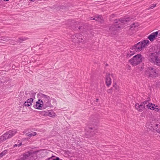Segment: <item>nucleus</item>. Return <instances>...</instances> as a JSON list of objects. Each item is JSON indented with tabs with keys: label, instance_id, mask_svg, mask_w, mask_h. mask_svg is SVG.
<instances>
[{
	"label": "nucleus",
	"instance_id": "f257e3e1",
	"mask_svg": "<svg viewBox=\"0 0 160 160\" xmlns=\"http://www.w3.org/2000/svg\"><path fill=\"white\" fill-rule=\"evenodd\" d=\"M132 18H128L124 19H116L114 20L115 24L114 25H111L109 29V32L113 34H115L118 30L121 27L122 24H124L126 22L131 20Z\"/></svg>",
	"mask_w": 160,
	"mask_h": 160
},
{
	"label": "nucleus",
	"instance_id": "f03ea898",
	"mask_svg": "<svg viewBox=\"0 0 160 160\" xmlns=\"http://www.w3.org/2000/svg\"><path fill=\"white\" fill-rule=\"evenodd\" d=\"M148 59L150 62L160 66V52L151 53L148 57Z\"/></svg>",
	"mask_w": 160,
	"mask_h": 160
},
{
	"label": "nucleus",
	"instance_id": "7ed1b4c3",
	"mask_svg": "<svg viewBox=\"0 0 160 160\" xmlns=\"http://www.w3.org/2000/svg\"><path fill=\"white\" fill-rule=\"evenodd\" d=\"M38 151H29L24 153L21 156V159L23 160H34L37 159Z\"/></svg>",
	"mask_w": 160,
	"mask_h": 160
},
{
	"label": "nucleus",
	"instance_id": "20e7f679",
	"mask_svg": "<svg viewBox=\"0 0 160 160\" xmlns=\"http://www.w3.org/2000/svg\"><path fill=\"white\" fill-rule=\"evenodd\" d=\"M17 130L13 129L9 130L0 137V142H2L6 140L11 138L17 133Z\"/></svg>",
	"mask_w": 160,
	"mask_h": 160
},
{
	"label": "nucleus",
	"instance_id": "39448f33",
	"mask_svg": "<svg viewBox=\"0 0 160 160\" xmlns=\"http://www.w3.org/2000/svg\"><path fill=\"white\" fill-rule=\"evenodd\" d=\"M149 42V40H144L134 45L132 47V49L136 52H140L147 46Z\"/></svg>",
	"mask_w": 160,
	"mask_h": 160
},
{
	"label": "nucleus",
	"instance_id": "423d86ee",
	"mask_svg": "<svg viewBox=\"0 0 160 160\" xmlns=\"http://www.w3.org/2000/svg\"><path fill=\"white\" fill-rule=\"evenodd\" d=\"M158 125V124L156 122L155 120H153L150 119L147 123L146 127L151 130H156V131L158 133L157 134L160 137V129L157 130Z\"/></svg>",
	"mask_w": 160,
	"mask_h": 160
},
{
	"label": "nucleus",
	"instance_id": "0eeeda50",
	"mask_svg": "<svg viewBox=\"0 0 160 160\" xmlns=\"http://www.w3.org/2000/svg\"><path fill=\"white\" fill-rule=\"evenodd\" d=\"M158 71L154 67H149L146 70L145 74L148 78L155 77L158 74Z\"/></svg>",
	"mask_w": 160,
	"mask_h": 160
},
{
	"label": "nucleus",
	"instance_id": "6e6552de",
	"mask_svg": "<svg viewBox=\"0 0 160 160\" xmlns=\"http://www.w3.org/2000/svg\"><path fill=\"white\" fill-rule=\"evenodd\" d=\"M38 101L43 103L45 108L50 107L52 105L51 103V98L48 95L42 94L41 96V99H39Z\"/></svg>",
	"mask_w": 160,
	"mask_h": 160
},
{
	"label": "nucleus",
	"instance_id": "1a4fd4ad",
	"mask_svg": "<svg viewBox=\"0 0 160 160\" xmlns=\"http://www.w3.org/2000/svg\"><path fill=\"white\" fill-rule=\"evenodd\" d=\"M72 41L75 42L80 43L84 41V37L80 33H75L71 37Z\"/></svg>",
	"mask_w": 160,
	"mask_h": 160
},
{
	"label": "nucleus",
	"instance_id": "9d476101",
	"mask_svg": "<svg viewBox=\"0 0 160 160\" xmlns=\"http://www.w3.org/2000/svg\"><path fill=\"white\" fill-rule=\"evenodd\" d=\"M142 59L141 55L138 54L130 59L129 61L132 65L136 66L142 62Z\"/></svg>",
	"mask_w": 160,
	"mask_h": 160
},
{
	"label": "nucleus",
	"instance_id": "9b49d317",
	"mask_svg": "<svg viewBox=\"0 0 160 160\" xmlns=\"http://www.w3.org/2000/svg\"><path fill=\"white\" fill-rule=\"evenodd\" d=\"M135 108L138 111L140 112H142L144 110L145 108V106H143V105L141 103L140 104L139 103H136L135 105Z\"/></svg>",
	"mask_w": 160,
	"mask_h": 160
},
{
	"label": "nucleus",
	"instance_id": "f8f14e48",
	"mask_svg": "<svg viewBox=\"0 0 160 160\" xmlns=\"http://www.w3.org/2000/svg\"><path fill=\"white\" fill-rule=\"evenodd\" d=\"M43 106L44 107V106L43 103L38 101L36 103V104L33 106V107L35 108L38 109H42Z\"/></svg>",
	"mask_w": 160,
	"mask_h": 160
},
{
	"label": "nucleus",
	"instance_id": "ddd939ff",
	"mask_svg": "<svg viewBox=\"0 0 160 160\" xmlns=\"http://www.w3.org/2000/svg\"><path fill=\"white\" fill-rule=\"evenodd\" d=\"M157 33L155 32L152 33L151 34L149 35L148 37V39L151 42L153 41L158 36L157 35Z\"/></svg>",
	"mask_w": 160,
	"mask_h": 160
},
{
	"label": "nucleus",
	"instance_id": "4468645a",
	"mask_svg": "<svg viewBox=\"0 0 160 160\" xmlns=\"http://www.w3.org/2000/svg\"><path fill=\"white\" fill-rule=\"evenodd\" d=\"M111 83V79L110 77V74L107 73L106 76V83L107 86H109Z\"/></svg>",
	"mask_w": 160,
	"mask_h": 160
},
{
	"label": "nucleus",
	"instance_id": "2eb2a0df",
	"mask_svg": "<svg viewBox=\"0 0 160 160\" xmlns=\"http://www.w3.org/2000/svg\"><path fill=\"white\" fill-rule=\"evenodd\" d=\"M93 20L98 21L101 23H102L104 22V19L101 15H97L95 18L93 19Z\"/></svg>",
	"mask_w": 160,
	"mask_h": 160
},
{
	"label": "nucleus",
	"instance_id": "dca6fc26",
	"mask_svg": "<svg viewBox=\"0 0 160 160\" xmlns=\"http://www.w3.org/2000/svg\"><path fill=\"white\" fill-rule=\"evenodd\" d=\"M72 28L73 29L75 30H79L81 31H82L83 32L82 33H84L86 32V31L85 30V29L84 28L83 26L82 25V26H79L78 25H77V26L75 27V29H74V28H73V27H72Z\"/></svg>",
	"mask_w": 160,
	"mask_h": 160
},
{
	"label": "nucleus",
	"instance_id": "f3484780",
	"mask_svg": "<svg viewBox=\"0 0 160 160\" xmlns=\"http://www.w3.org/2000/svg\"><path fill=\"white\" fill-rule=\"evenodd\" d=\"M31 94L32 96L31 97L32 98L28 99L26 101L28 103L31 104V105L32 104V102L33 100V98L34 97L35 95V93H32Z\"/></svg>",
	"mask_w": 160,
	"mask_h": 160
},
{
	"label": "nucleus",
	"instance_id": "a211bd4d",
	"mask_svg": "<svg viewBox=\"0 0 160 160\" xmlns=\"http://www.w3.org/2000/svg\"><path fill=\"white\" fill-rule=\"evenodd\" d=\"M155 105L153 104H151V106H148L149 108L150 109H152L153 110H155L156 111H158V108H157V106H156L155 108L154 107Z\"/></svg>",
	"mask_w": 160,
	"mask_h": 160
},
{
	"label": "nucleus",
	"instance_id": "6ab92c4d",
	"mask_svg": "<svg viewBox=\"0 0 160 160\" xmlns=\"http://www.w3.org/2000/svg\"><path fill=\"white\" fill-rule=\"evenodd\" d=\"M36 134H37V133L36 132H33L30 133H27L26 134V135L30 137H31L32 136H35Z\"/></svg>",
	"mask_w": 160,
	"mask_h": 160
},
{
	"label": "nucleus",
	"instance_id": "aec40b11",
	"mask_svg": "<svg viewBox=\"0 0 160 160\" xmlns=\"http://www.w3.org/2000/svg\"><path fill=\"white\" fill-rule=\"evenodd\" d=\"M138 27V24H137L133 23V24L130 26L129 28L131 30L134 29V28Z\"/></svg>",
	"mask_w": 160,
	"mask_h": 160
},
{
	"label": "nucleus",
	"instance_id": "412c9836",
	"mask_svg": "<svg viewBox=\"0 0 160 160\" xmlns=\"http://www.w3.org/2000/svg\"><path fill=\"white\" fill-rule=\"evenodd\" d=\"M48 114L49 115L48 116H49V117H52L53 116H54L55 115V113L52 110H49Z\"/></svg>",
	"mask_w": 160,
	"mask_h": 160
},
{
	"label": "nucleus",
	"instance_id": "4be33fe9",
	"mask_svg": "<svg viewBox=\"0 0 160 160\" xmlns=\"http://www.w3.org/2000/svg\"><path fill=\"white\" fill-rule=\"evenodd\" d=\"M7 150H5L0 153V158H2L3 156L6 155L7 153Z\"/></svg>",
	"mask_w": 160,
	"mask_h": 160
},
{
	"label": "nucleus",
	"instance_id": "5701e85b",
	"mask_svg": "<svg viewBox=\"0 0 160 160\" xmlns=\"http://www.w3.org/2000/svg\"><path fill=\"white\" fill-rule=\"evenodd\" d=\"M113 87L115 88L116 92H118L119 90V87L116 84H115L113 85Z\"/></svg>",
	"mask_w": 160,
	"mask_h": 160
},
{
	"label": "nucleus",
	"instance_id": "b1692460",
	"mask_svg": "<svg viewBox=\"0 0 160 160\" xmlns=\"http://www.w3.org/2000/svg\"><path fill=\"white\" fill-rule=\"evenodd\" d=\"M25 38H19L18 40L17 41V42L18 43H21L22 41H24L26 40Z\"/></svg>",
	"mask_w": 160,
	"mask_h": 160
},
{
	"label": "nucleus",
	"instance_id": "393cba45",
	"mask_svg": "<svg viewBox=\"0 0 160 160\" xmlns=\"http://www.w3.org/2000/svg\"><path fill=\"white\" fill-rule=\"evenodd\" d=\"M148 103V101H145L144 102H142L141 104H142L143 105V106H145V105H146V106L149 107L148 106H150V105H149V104L148 105L147 104Z\"/></svg>",
	"mask_w": 160,
	"mask_h": 160
},
{
	"label": "nucleus",
	"instance_id": "a878e982",
	"mask_svg": "<svg viewBox=\"0 0 160 160\" xmlns=\"http://www.w3.org/2000/svg\"><path fill=\"white\" fill-rule=\"evenodd\" d=\"M0 40H3V41H5L6 42H8L10 40V39H6L5 38V37H1V38H0Z\"/></svg>",
	"mask_w": 160,
	"mask_h": 160
},
{
	"label": "nucleus",
	"instance_id": "bb28decb",
	"mask_svg": "<svg viewBox=\"0 0 160 160\" xmlns=\"http://www.w3.org/2000/svg\"><path fill=\"white\" fill-rule=\"evenodd\" d=\"M49 110L47 111H44L42 112L43 115L44 116H48Z\"/></svg>",
	"mask_w": 160,
	"mask_h": 160
},
{
	"label": "nucleus",
	"instance_id": "cd10ccee",
	"mask_svg": "<svg viewBox=\"0 0 160 160\" xmlns=\"http://www.w3.org/2000/svg\"><path fill=\"white\" fill-rule=\"evenodd\" d=\"M134 53L133 52L130 51V52H128V57H130Z\"/></svg>",
	"mask_w": 160,
	"mask_h": 160
},
{
	"label": "nucleus",
	"instance_id": "c85d7f7f",
	"mask_svg": "<svg viewBox=\"0 0 160 160\" xmlns=\"http://www.w3.org/2000/svg\"><path fill=\"white\" fill-rule=\"evenodd\" d=\"M28 103L26 102V101L24 104V105L25 106H27V107H29L30 106H31V104H27Z\"/></svg>",
	"mask_w": 160,
	"mask_h": 160
},
{
	"label": "nucleus",
	"instance_id": "c756f323",
	"mask_svg": "<svg viewBox=\"0 0 160 160\" xmlns=\"http://www.w3.org/2000/svg\"><path fill=\"white\" fill-rule=\"evenodd\" d=\"M107 92L109 93H112V88L109 89L107 90Z\"/></svg>",
	"mask_w": 160,
	"mask_h": 160
},
{
	"label": "nucleus",
	"instance_id": "7c9ffc66",
	"mask_svg": "<svg viewBox=\"0 0 160 160\" xmlns=\"http://www.w3.org/2000/svg\"><path fill=\"white\" fill-rule=\"evenodd\" d=\"M22 145V143L21 142L19 144H15V145H13V147L14 148H15V147H16L17 146H18V147H19L20 146H21Z\"/></svg>",
	"mask_w": 160,
	"mask_h": 160
},
{
	"label": "nucleus",
	"instance_id": "2f4dec72",
	"mask_svg": "<svg viewBox=\"0 0 160 160\" xmlns=\"http://www.w3.org/2000/svg\"><path fill=\"white\" fill-rule=\"evenodd\" d=\"M155 32L156 33H157V36H160V30L156 32Z\"/></svg>",
	"mask_w": 160,
	"mask_h": 160
},
{
	"label": "nucleus",
	"instance_id": "473e14b6",
	"mask_svg": "<svg viewBox=\"0 0 160 160\" xmlns=\"http://www.w3.org/2000/svg\"><path fill=\"white\" fill-rule=\"evenodd\" d=\"M156 6V4H153L149 9H153L154 7H155Z\"/></svg>",
	"mask_w": 160,
	"mask_h": 160
},
{
	"label": "nucleus",
	"instance_id": "72a5a7b5",
	"mask_svg": "<svg viewBox=\"0 0 160 160\" xmlns=\"http://www.w3.org/2000/svg\"><path fill=\"white\" fill-rule=\"evenodd\" d=\"M53 160H62V159H60L58 157H57L55 159H54Z\"/></svg>",
	"mask_w": 160,
	"mask_h": 160
},
{
	"label": "nucleus",
	"instance_id": "f704fd0d",
	"mask_svg": "<svg viewBox=\"0 0 160 160\" xmlns=\"http://www.w3.org/2000/svg\"><path fill=\"white\" fill-rule=\"evenodd\" d=\"M94 18H93L92 17H90V19H91V20H93Z\"/></svg>",
	"mask_w": 160,
	"mask_h": 160
},
{
	"label": "nucleus",
	"instance_id": "c9c22d12",
	"mask_svg": "<svg viewBox=\"0 0 160 160\" xmlns=\"http://www.w3.org/2000/svg\"><path fill=\"white\" fill-rule=\"evenodd\" d=\"M29 1L33 2L35 1V0H29Z\"/></svg>",
	"mask_w": 160,
	"mask_h": 160
},
{
	"label": "nucleus",
	"instance_id": "e433bc0d",
	"mask_svg": "<svg viewBox=\"0 0 160 160\" xmlns=\"http://www.w3.org/2000/svg\"><path fill=\"white\" fill-rule=\"evenodd\" d=\"M98 99H96V102H98Z\"/></svg>",
	"mask_w": 160,
	"mask_h": 160
},
{
	"label": "nucleus",
	"instance_id": "4c0bfd02",
	"mask_svg": "<svg viewBox=\"0 0 160 160\" xmlns=\"http://www.w3.org/2000/svg\"><path fill=\"white\" fill-rule=\"evenodd\" d=\"M4 1H8L9 0H3Z\"/></svg>",
	"mask_w": 160,
	"mask_h": 160
},
{
	"label": "nucleus",
	"instance_id": "58836bf2",
	"mask_svg": "<svg viewBox=\"0 0 160 160\" xmlns=\"http://www.w3.org/2000/svg\"><path fill=\"white\" fill-rule=\"evenodd\" d=\"M89 129H91V130L92 129V128H89Z\"/></svg>",
	"mask_w": 160,
	"mask_h": 160
},
{
	"label": "nucleus",
	"instance_id": "ea45409f",
	"mask_svg": "<svg viewBox=\"0 0 160 160\" xmlns=\"http://www.w3.org/2000/svg\"><path fill=\"white\" fill-rule=\"evenodd\" d=\"M25 132H24V133H25Z\"/></svg>",
	"mask_w": 160,
	"mask_h": 160
},
{
	"label": "nucleus",
	"instance_id": "a19ab883",
	"mask_svg": "<svg viewBox=\"0 0 160 160\" xmlns=\"http://www.w3.org/2000/svg\"><path fill=\"white\" fill-rule=\"evenodd\" d=\"M25 132H24V133H25Z\"/></svg>",
	"mask_w": 160,
	"mask_h": 160
}]
</instances>
